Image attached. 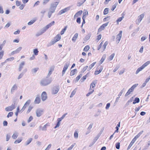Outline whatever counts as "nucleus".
I'll return each instance as SVG.
<instances>
[{"label":"nucleus","mask_w":150,"mask_h":150,"mask_svg":"<svg viewBox=\"0 0 150 150\" xmlns=\"http://www.w3.org/2000/svg\"><path fill=\"white\" fill-rule=\"evenodd\" d=\"M47 78L42 79L40 82V85L43 86H46L50 84L52 82L51 79H47Z\"/></svg>","instance_id":"nucleus-1"},{"label":"nucleus","mask_w":150,"mask_h":150,"mask_svg":"<svg viewBox=\"0 0 150 150\" xmlns=\"http://www.w3.org/2000/svg\"><path fill=\"white\" fill-rule=\"evenodd\" d=\"M150 64V61H149L146 62L140 67L139 68L136 70V74H137L139 72L141 71L144 68L146 67L148 64Z\"/></svg>","instance_id":"nucleus-2"},{"label":"nucleus","mask_w":150,"mask_h":150,"mask_svg":"<svg viewBox=\"0 0 150 150\" xmlns=\"http://www.w3.org/2000/svg\"><path fill=\"white\" fill-rule=\"evenodd\" d=\"M58 3H59L57 2L52 3L51 5L49 10L52 11V12H54Z\"/></svg>","instance_id":"nucleus-3"},{"label":"nucleus","mask_w":150,"mask_h":150,"mask_svg":"<svg viewBox=\"0 0 150 150\" xmlns=\"http://www.w3.org/2000/svg\"><path fill=\"white\" fill-rule=\"evenodd\" d=\"M44 110L42 109H38L36 111V116L38 117H40L43 114Z\"/></svg>","instance_id":"nucleus-4"},{"label":"nucleus","mask_w":150,"mask_h":150,"mask_svg":"<svg viewBox=\"0 0 150 150\" xmlns=\"http://www.w3.org/2000/svg\"><path fill=\"white\" fill-rule=\"evenodd\" d=\"M65 116H66V114H64L61 117L58 118L57 119L58 122L56 125L55 127L54 128L55 129V128L59 127V126L60 125V121H61L64 118Z\"/></svg>","instance_id":"nucleus-5"},{"label":"nucleus","mask_w":150,"mask_h":150,"mask_svg":"<svg viewBox=\"0 0 150 150\" xmlns=\"http://www.w3.org/2000/svg\"><path fill=\"white\" fill-rule=\"evenodd\" d=\"M59 88V86H57L54 87L52 90V94H57L58 92Z\"/></svg>","instance_id":"nucleus-6"},{"label":"nucleus","mask_w":150,"mask_h":150,"mask_svg":"<svg viewBox=\"0 0 150 150\" xmlns=\"http://www.w3.org/2000/svg\"><path fill=\"white\" fill-rule=\"evenodd\" d=\"M15 106L14 105L12 104L11 105L5 108V109L6 111L8 112L12 110L13 109H15Z\"/></svg>","instance_id":"nucleus-7"},{"label":"nucleus","mask_w":150,"mask_h":150,"mask_svg":"<svg viewBox=\"0 0 150 150\" xmlns=\"http://www.w3.org/2000/svg\"><path fill=\"white\" fill-rule=\"evenodd\" d=\"M55 22L54 21H52L51 23H49L46 26L43 28L44 30H45V31L48 29L49 28L52 26V25H54Z\"/></svg>","instance_id":"nucleus-8"},{"label":"nucleus","mask_w":150,"mask_h":150,"mask_svg":"<svg viewBox=\"0 0 150 150\" xmlns=\"http://www.w3.org/2000/svg\"><path fill=\"white\" fill-rule=\"evenodd\" d=\"M41 98L43 101H44L47 98V96L46 92L45 91H43L41 94Z\"/></svg>","instance_id":"nucleus-9"},{"label":"nucleus","mask_w":150,"mask_h":150,"mask_svg":"<svg viewBox=\"0 0 150 150\" xmlns=\"http://www.w3.org/2000/svg\"><path fill=\"white\" fill-rule=\"evenodd\" d=\"M30 102L31 100H27L24 104L21 110H23V111L26 108V107L29 105L30 103Z\"/></svg>","instance_id":"nucleus-10"},{"label":"nucleus","mask_w":150,"mask_h":150,"mask_svg":"<svg viewBox=\"0 0 150 150\" xmlns=\"http://www.w3.org/2000/svg\"><path fill=\"white\" fill-rule=\"evenodd\" d=\"M45 32V30H44L43 28L40 31L36 33V36L37 37L39 36Z\"/></svg>","instance_id":"nucleus-11"},{"label":"nucleus","mask_w":150,"mask_h":150,"mask_svg":"<svg viewBox=\"0 0 150 150\" xmlns=\"http://www.w3.org/2000/svg\"><path fill=\"white\" fill-rule=\"evenodd\" d=\"M122 31L121 30L120 31L119 33L117 35L116 39L119 42L120 40L122 37Z\"/></svg>","instance_id":"nucleus-12"},{"label":"nucleus","mask_w":150,"mask_h":150,"mask_svg":"<svg viewBox=\"0 0 150 150\" xmlns=\"http://www.w3.org/2000/svg\"><path fill=\"white\" fill-rule=\"evenodd\" d=\"M97 80H95L92 82L91 83L90 85V90H91V87H92V88H93L96 86V84L97 83Z\"/></svg>","instance_id":"nucleus-13"},{"label":"nucleus","mask_w":150,"mask_h":150,"mask_svg":"<svg viewBox=\"0 0 150 150\" xmlns=\"http://www.w3.org/2000/svg\"><path fill=\"white\" fill-rule=\"evenodd\" d=\"M17 86L16 84H15L12 87L11 90V93H13L15 90H16L17 88Z\"/></svg>","instance_id":"nucleus-14"},{"label":"nucleus","mask_w":150,"mask_h":150,"mask_svg":"<svg viewBox=\"0 0 150 150\" xmlns=\"http://www.w3.org/2000/svg\"><path fill=\"white\" fill-rule=\"evenodd\" d=\"M100 69L99 71L96 70L95 71L94 74L95 75H97L100 73L103 69V67L102 66H100L99 68Z\"/></svg>","instance_id":"nucleus-15"},{"label":"nucleus","mask_w":150,"mask_h":150,"mask_svg":"<svg viewBox=\"0 0 150 150\" xmlns=\"http://www.w3.org/2000/svg\"><path fill=\"white\" fill-rule=\"evenodd\" d=\"M18 133L16 132H14L13 135H12V137L13 139H16L18 137Z\"/></svg>","instance_id":"nucleus-16"},{"label":"nucleus","mask_w":150,"mask_h":150,"mask_svg":"<svg viewBox=\"0 0 150 150\" xmlns=\"http://www.w3.org/2000/svg\"><path fill=\"white\" fill-rule=\"evenodd\" d=\"M25 64V62H21V64H20L19 69H18V70L19 71H21V70L23 68V66H24Z\"/></svg>","instance_id":"nucleus-17"},{"label":"nucleus","mask_w":150,"mask_h":150,"mask_svg":"<svg viewBox=\"0 0 150 150\" xmlns=\"http://www.w3.org/2000/svg\"><path fill=\"white\" fill-rule=\"evenodd\" d=\"M144 14L142 13L140 15L138 16V22L139 23H140L141 21L142 20V19L144 18Z\"/></svg>","instance_id":"nucleus-18"},{"label":"nucleus","mask_w":150,"mask_h":150,"mask_svg":"<svg viewBox=\"0 0 150 150\" xmlns=\"http://www.w3.org/2000/svg\"><path fill=\"white\" fill-rule=\"evenodd\" d=\"M136 141V140L134 138L132 139V141H131V142L129 144V146L127 148V150L131 148V147L132 146V145L134 143V142H135V141Z\"/></svg>","instance_id":"nucleus-19"},{"label":"nucleus","mask_w":150,"mask_h":150,"mask_svg":"<svg viewBox=\"0 0 150 150\" xmlns=\"http://www.w3.org/2000/svg\"><path fill=\"white\" fill-rule=\"evenodd\" d=\"M91 34L88 33L87 35L83 39V40L85 41H86L87 40H88L91 37Z\"/></svg>","instance_id":"nucleus-20"},{"label":"nucleus","mask_w":150,"mask_h":150,"mask_svg":"<svg viewBox=\"0 0 150 150\" xmlns=\"http://www.w3.org/2000/svg\"><path fill=\"white\" fill-rule=\"evenodd\" d=\"M78 36V34L76 33L74 35V37H73L72 40L74 42H75L76 41V40Z\"/></svg>","instance_id":"nucleus-21"},{"label":"nucleus","mask_w":150,"mask_h":150,"mask_svg":"<svg viewBox=\"0 0 150 150\" xmlns=\"http://www.w3.org/2000/svg\"><path fill=\"white\" fill-rule=\"evenodd\" d=\"M57 42L56 40H55L54 39L52 40H51V42L48 44L47 45V47H49L50 46L53 45L54 43Z\"/></svg>","instance_id":"nucleus-22"},{"label":"nucleus","mask_w":150,"mask_h":150,"mask_svg":"<svg viewBox=\"0 0 150 150\" xmlns=\"http://www.w3.org/2000/svg\"><path fill=\"white\" fill-rule=\"evenodd\" d=\"M82 11H80L76 13L74 16V18H75L80 15L82 13Z\"/></svg>","instance_id":"nucleus-23"},{"label":"nucleus","mask_w":150,"mask_h":150,"mask_svg":"<svg viewBox=\"0 0 150 150\" xmlns=\"http://www.w3.org/2000/svg\"><path fill=\"white\" fill-rule=\"evenodd\" d=\"M61 36L60 35L58 34L56 36V37L54 38V39L57 42L61 39Z\"/></svg>","instance_id":"nucleus-24"},{"label":"nucleus","mask_w":150,"mask_h":150,"mask_svg":"<svg viewBox=\"0 0 150 150\" xmlns=\"http://www.w3.org/2000/svg\"><path fill=\"white\" fill-rule=\"evenodd\" d=\"M50 126V124L48 123H47L42 128V130L43 131H46L47 130V126Z\"/></svg>","instance_id":"nucleus-25"},{"label":"nucleus","mask_w":150,"mask_h":150,"mask_svg":"<svg viewBox=\"0 0 150 150\" xmlns=\"http://www.w3.org/2000/svg\"><path fill=\"white\" fill-rule=\"evenodd\" d=\"M88 73L86 75L83 76L82 78L81 79V80H82L81 81V82H83L86 79V78H87L88 76Z\"/></svg>","instance_id":"nucleus-26"},{"label":"nucleus","mask_w":150,"mask_h":150,"mask_svg":"<svg viewBox=\"0 0 150 150\" xmlns=\"http://www.w3.org/2000/svg\"><path fill=\"white\" fill-rule=\"evenodd\" d=\"M40 98L39 97H37L36 98L35 100L34 101V103L35 104H38L40 103Z\"/></svg>","instance_id":"nucleus-27"},{"label":"nucleus","mask_w":150,"mask_h":150,"mask_svg":"<svg viewBox=\"0 0 150 150\" xmlns=\"http://www.w3.org/2000/svg\"><path fill=\"white\" fill-rule=\"evenodd\" d=\"M140 100L139 98L137 97L135 98L133 102V104H135L136 103H137L139 102Z\"/></svg>","instance_id":"nucleus-28"},{"label":"nucleus","mask_w":150,"mask_h":150,"mask_svg":"<svg viewBox=\"0 0 150 150\" xmlns=\"http://www.w3.org/2000/svg\"><path fill=\"white\" fill-rule=\"evenodd\" d=\"M105 57H106V56L105 55H104L102 57L100 60V62H99L100 65L101 64L103 63V62H104V60L105 59Z\"/></svg>","instance_id":"nucleus-29"},{"label":"nucleus","mask_w":150,"mask_h":150,"mask_svg":"<svg viewBox=\"0 0 150 150\" xmlns=\"http://www.w3.org/2000/svg\"><path fill=\"white\" fill-rule=\"evenodd\" d=\"M14 59V58L13 57H11L9 58H8L6 59L5 61V62H7L8 61H13Z\"/></svg>","instance_id":"nucleus-30"},{"label":"nucleus","mask_w":150,"mask_h":150,"mask_svg":"<svg viewBox=\"0 0 150 150\" xmlns=\"http://www.w3.org/2000/svg\"><path fill=\"white\" fill-rule=\"evenodd\" d=\"M77 72V70L76 69H74L72 70L70 73L71 75L72 76L74 75Z\"/></svg>","instance_id":"nucleus-31"},{"label":"nucleus","mask_w":150,"mask_h":150,"mask_svg":"<svg viewBox=\"0 0 150 150\" xmlns=\"http://www.w3.org/2000/svg\"><path fill=\"white\" fill-rule=\"evenodd\" d=\"M33 140L32 138H30L28 139V140H27V141L26 142V144L25 145H28Z\"/></svg>","instance_id":"nucleus-32"},{"label":"nucleus","mask_w":150,"mask_h":150,"mask_svg":"<svg viewBox=\"0 0 150 150\" xmlns=\"http://www.w3.org/2000/svg\"><path fill=\"white\" fill-rule=\"evenodd\" d=\"M38 69L39 68L38 67L33 68L31 70L32 72V73H36Z\"/></svg>","instance_id":"nucleus-33"},{"label":"nucleus","mask_w":150,"mask_h":150,"mask_svg":"<svg viewBox=\"0 0 150 150\" xmlns=\"http://www.w3.org/2000/svg\"><path fill=\"white\" fill-rule=\"evenodd\" d=\"M36 21V20H31L28 23V25H29L33 24Z\"/></svg>","instance_id":"nucleus-34"},{"label":"nucleus","mask_w":150,"mask_h":150,"mask_svg":"<svg viewBox=\"0 0 150 150\" xmlns=\"http://www.w3.org/2000/svg\"><path fill=\"white\" fill-rule=\"evenodd\" d=\"M22 140V138L18 139L17 140H16L14 142V143L15 144H16L17 143H20Z\"/></svg>","instance_id":"nucleus-35"},{"label":"nucleus","mask_w":150,"mask_h":150,"mask_svg":"<svg viewBox=\"0 0 150 150\" xmlns=\"http://www.w3.org/2000/svg\"><path fill=\"white\" fill-rule=\"evenodd\" d=\"M66 12V8H64V9L61 10L59 13L58 14L59 15H60L62 14L65 13Z\"/></svg>","instance_id":"nucleus-36"},{"label":"nucleus","mask_w":150,"mask_h":150,"mask_svg":"<svg viewBox=\"0 0 150 150\" xmlns=\"http://www.w3.org/2000/svg\"><path fill=\"white\" fill-rule=\"evenodd\" d=\"M76 88H75L72 91L70 96V98L72 97L75 94L76 92Z\"/></svg>","instance_id":"nucleus-37"},{"label":"nucleus","mask_w":150,"mask_h":150,"mask_svg":"<svg viewBox=\"0 0 150 150\" xmlns=\"http://www.w3.org/2000/svg\"><path fill=\"white\" fill-rule=\"evenodd\" d=\"M108 42H107V41H106L104 44V45H103V50L104 51L105 50V48H106V46H107V45H108Z\"/></svg>","instance_id":"nucleus-38"},{"label":"nucleus","mask_w":150,"mask_h":150,"mask_svg":"<svg viewBox=\"0 0 150 150\" xmlns=\"http://www.w3.org/2000/svg\"><path fill=\"white\" fill-rule=\"evenodd\" d=\"M109 9L108 8H106L104 10V14L106 15L108 13Z\"/></svg>","instance_id":"nucleus-39"},{"label":"nucleus","mask_w":150,"mask_h":150,"mask_svg":"<svg viewBox=\"0 0 150 150\" xmlns=\"http://www.w3.org/2000/svg\"><path fill=\"white\" fill-rule=\"evenodd\" d=\"M4 51L3 50L0 51V59H2L4 55Z\"/></svg>","instance_id":"nucleus-40"},{"label":"nucleus","mask_w":150,"mask_h":150,"mask_svg":"<svg viewBox=\"0 0 150 150\" xmlns=\"http://www.w3.org/2000/svg\"><path fill=\"white\" fill-rule=\"evenodd\" d=\"M90 49V47L88 45L86 46L84 48L83 51L85 52L88 51Z\"/></svg>","instance_id":"nucleus-41"},{"label":"nucleus","mask_w":150,"mask_h":150,"mask_svg":"<svg viewBox=\"0 0 150 150\" xmlns=\"http://www.w3.org/2000/svg\"><path fill=\"white\" fill-rule=\"evenodd\" d=\"M11 136L9 134H7L6 135V141H8L10 139Z\"/></svg>","instance_id":"nucleus-42"},{"label":"nucleus","mask_w":150,"mask_h":150,"mask_svg":"<svg viewBox=\"0 0 150 150\" xmlns=\"http://www.w3.org/2000/svg\"><path fill=\"white\" fill-rule=\"evenodd\" d=\"M24 73H25L24 72H23L21 73L20 74V75H19L18 76V79H19L23 77V75H24Z\"/></svg>","instance_id":"nucleus-43"},{"label":"nucleus","mask_w":150,"mask_h":150,"mask_svg":"<svg viewBox=\"0 0 150 150\" xmlns=\"http://www.w3.org/2000/svg\"><path fill=\"white\" fill-rule=\"evenodd\" d=\"M85 2H84V0L83 1H80L78 2L77 4V6H81Z\"/></svg>","instance_id":"nucleus-44"},{"label":"nucleus","mask_w":150,"mask_h":150,"mask_svg":"<svg viewBox=\"0 0 150 150\" xmlns=\"http://www.w3.org/2000/svg\"><path fill=\"white\" fill-rule=\"evenodd\" d=\"M124 18V17L123 16H122V17H120L117 19V20L116 21L117 22L118 24V22H120Z\"/></svg>","instance_id":"nucleus-45"},{"label":"nucleus","mask_w":150,"mask_h":150,"mask_svg":"<svg viewBox=\"0 0 150 150\" xmlns=\"http://www.w3.org/2000/svg\"><path fill=\"white\" fill-rule=\"evenodd\" d=\"M22 48L21 47H20L18 48L17 49H16V50H15L16 52V53H18L22 49Z\"/></svg>","instance_id":"nucleus-46"},{"label":"nucleus","mask_w":150,"mask_h":150,"mask_svg":"<svg viewBox=\"0 0 150 150\" xmlns=\"http://www.w3.org/2000/svg\"><path fill=\"white\" fill-rule=\"evenodd\" d=\"M105 28L102 25L98 29V32H100L102 30H104Z\"/></svg>","instance_id":"nucleus-47"},{"label":"nucleus","mask_w":150,"mask_h":150,"mask_svg":"<svg viewBox=\"0 0 150 150\" xmlns=\"http://www.w3.org/2000/svg\"><path fill=\"white\" fill-rule=\"evenodd\" d=\"M74 137L75 138H77L78 137V132L77 131H75L74 134Z\"/></svg>","instance_id":"nucleus-48"},{"label":"nucleus","mask_w":150,"mask_h":150,"mask_svg":"<svg viewBox=\"0 0 150 150\" xmlns=\"http://www.w3.org/2000/svg\"><path fill=\"white\" fill-rule=\"evenodd\" d=\"M116 148L117 149H119L120 148V143L117 142L115 144Z\"/></svg>","instance_id":"nucleus-49"},{"label":"nucleus","mask_w":150,"mask_h":150,"mask_svg":"<svg viewBox=\"0 0 150 150\" xmlns=\"http://www.w3.org/2000/svg\"><path fill=\"white\" fill-rule=\"evenodd\" d=\"M76 144L75 143L73 144L69 147L67 150H71L73 147L75 146Z\"/></svg>","instance_id":"nucleus-50"},{"label":"nucleus","mask_w":150,"mask_h":150,"mask_svg":"<svg viewBox=\"0 0 150 150\" xmlns=\"http://www.w3.org/2000/svg\"><path fill=\"white\" fill-rule=\"evenodd\" d=\"M138 85V84L137 83L133 85L131 88H131L132 90L133 91L134 90V88L137 86Z\"/></svg>","instance_id":"nucleus-51"},{"label":"nucleus","mask_w":150,"mask_h":150,"mask_svg":"<svg viewBox=\"0 0 150 150\" xmlns=\"http://www.w3.org/2000/svg\"><path fill=\"white\" fill-rule=\"evenodd\" d=\"M138 85V84L137 83L133 85L131 88H131L132 90L133 91L134 90V88L137 86Z\"/></svg>","instance_id":"nucleus-52"},{"label":"nucleus","mask_w":150,"mask_h":150,"mask_svg":"<svg viewBox=\"0 0 150 150\" xmlns=\"http://www.w3.org/2000/svg\"><path fill=\"white\" fill-rule=\"evenodd\" d=\"M115 54L114 53H113L110 56L109 59L110 60H111L113 59L115 56Z\"/></svg>","instance_id":"nucleus-53"},{"label":"nucleus","mask_w":150,"mask_h":150,"mask_svg":"<svg viewBox=\"0 0 150 150\" xmlns=\"http://www.w3.org/2000/svg\"><path fill=\"white\" fill-rule=\"evenodd\" d=\"M38 51L37 49H35L33 50L34 53L35 55H37L38 54Z\"/></svg>","instance_id":"nucleus-54"},{"label":"nucleus","mask_w":150,"mask_h":150,"mask_svg":"<svg viewBox=\"0 0 150 150\" xmlns=\"http://www.w3.org/2000/svg\"><path fill=\"white\" fill-rule=\"evenodd\" d=\"M93 91L94 90L91 89V91H90L89 93L86 94V96H88L90 94H91Z\"/></svg>","instance_id":"nucleus-55"},{"label":"nucleus","mask_w":150,"mask_h":150,"mask_svg":"<svg viewBox=\"0 0 150 150\" xmlns=\"http://www.w3.org/2000/svg\"><path fill=\"white\" fill-rule=\"evenodd\" d=\"M66 71V66H64L62 71V76H63L65 74Z\"/></svg>","instance_id":"nucleus-56"},{"label":"nucleus","mask_w":150,"mask_h":150,"mask_svg":"<svg viewBox=\"0 0 150 150\" xmlns=\"http://www.w3.org/2000/svg\"><path fill=\"white\" fill-rule=\"evenodd\" d=\"M33 108V107L30 106H29L28 107V108L27 111V113H28Z\"/></svg>","instance_id":"nucleus-57"},{"label":"nucleus","mask_w":150,"mask_h":150,"mask_svg":"<svg viewBox=\"0 0 150 150\" xmlns=\"http://www.w3.org/2000/svg\"><path fill=\"white\" fill-rule=\"evenodd\" d=\"M54 66H52L50 68L49 71L52 72L54 71Z\"/></svg>","instance_id":"nucleus-58"},{"label":"nucleus","mask_w":150,"mask_h":150,"mask_svg":"<svg viewBox=\"0 0 150 150\" xmlns=\"http://www.w3.org/2000/svg\"><path fill=\"white\" fill-rule=\"evenodd\" d=\"M50 0H43L42 4L43 5H45L48 3Z\"/></svg>","instance_id":"nucleus-59"},{"label":"nucleus","mask_w":150,"mask_h":150,"mask_svg":"<svg viewBox=\"0 0 150 150\" xmlns=\"http://www.w3.org/2000/svg\"><path fill=\"white\" fill-rule=\"evenodd\" d=\"M13 114V112H10L8 113L7 115V117H11Z\"/></svg>","instance_id":"nucleus-60"},{"label":"nucleus","mask_w":150,"mask_h":150,"mask_svg":"<svg viewBox=\"0 0 150 150\" xmlns=\"http://www.w3.org/2000/svg\"><path fill=\"white\" fill-rule=\"evenodd\" d=\"M33 119V117L32 116H30V117L28 119V120L27 122L28 123L30 122V121H31Z\"/></svg>","instance_id":"nucleus-61"},{"label":"nucleus","mask_w":150,"mask_h":150,"mask_svg":"<svg viewBox=\"0 0 150 150\" xmlns=\"http://www.w3.org/2000/svg\"><path fill=\"white\" fill-rule=\"evenodd\" d=\"M66 30V27H65L62 30L60 34L61 35H63L64 33Z\"/></svg>","instance_id":"nucleus-62"},{"label":"nucleus","mask_w":150,"mask_h":150,"mask_svg":"<svg viewBox=\"0 0 150 150\" xmlns=\"http://www.w3.org/2000/svg\"><path fill=\"white\" fill-rule=\"evenodd\" d=\"M120 67V66L119 65H117V66H116L115 67V68L114 69V70H113V72H115V71H116Z\"/></svg>","instance_id":"nucleus-63"},{"label":"nucleus","mask_w":150,"mask_h":150,"mask_svg":"<svg viewBox=\"0 0 150 150\" xmlns=\"http://www.w3.org/2000/svg\"><path fill=\"white\" fill-rule=\"evenodd\" d=\"M110 16H107L105 18L103 19V21L105 22L108 21L110 19Z\"/></svg>","instance_id":"nucleus-64"}]
</instances>
